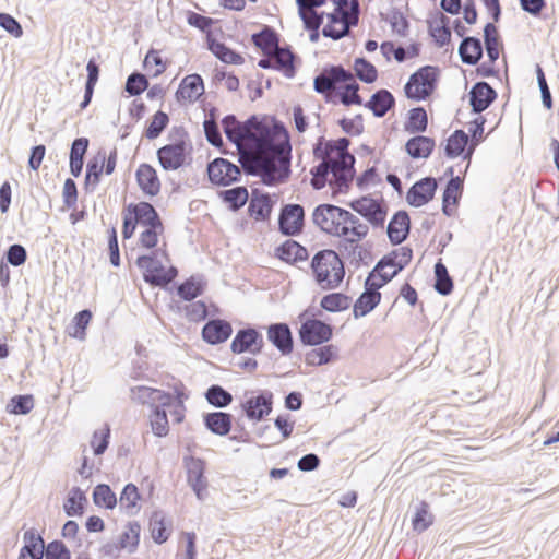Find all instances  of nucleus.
<instances>
[{"instance_id": "obj_21", "label": "nucleus", "mask_w": 559, "mask_h": 559, "mask_svg": "<svg viewBox=\"0 0 559 559\" xmlns=\"http://www.w3.org/2000/svg\"><path fill=\"white\" fill-rule=\"evenodd\" d=\"M187 479L199 500L206 496L207 481L204 476L205 464L201 459L190 457L186 462Z\"/></svg>"}, {"instance_id": "obj_37", "label": "nucleus", "mask_w": 559, "mask_h": 559, "mask_svg": "<svg viewBox=\"0 0 559 559\" xmlns=\"http://www.w3.org/2000/svg\"><path fill=\"white\" fill-rule=\"evenodd\" d=\"M24 546L21 551L28 555L29 559H43L45 551V540L35 530L29 528L23 534Z\"/></svg>"}, {"instance_id": "obj_55", "label": "nucleus", "mask_w": 559, "mask_h": 559, "mask_svg": "<svg viewBox=\"0 0 559 559\" xmlns=\"http://www.w3.org/2000/svg\"><path fill=\"white\" fill-rule=\"evenodd\" d=\"M93 501L98 507L112 510L117 506V497L107 484H99L93 490Z\"/></svg>"}, {"instance_id": "obj_12", "label": "nucleus", "mask_w": 559, "mask_h": 559, "mask_svg": "<svg viewBox=\"0 0 559 559\" xmlns=\"http://www.w3.org/2000/svg\"><path fill=\"white\" fill-rule=\"evenodd\" d=\"M305 210L300 204H286L278 216V229L283 235L297 236L302 231Z\"/></svg>"}, {"instance_id": "obj_39", "label": "nucleus", "mask_w": 559, "mask_h": 559, "mask_svg": "<svg viewBox=\"0 0 559 559\" xmlns=\"http://www.w3.org/2000/svg\"><path fill=\"white\" fill-rule=\"evenodd\" d=\"M347 217H344L343 240H361L368 234L369 227L361 223L353 213L346 210Z\"/></svg>"}, {"instance_id": "obj_8", "label": "nucleus", "mask_w": 559, "mask_h": 559, "mask_svg": "<svg viewBox=\"0 0 559 559\" xmlns=\"http://www.w3.org/2000/svg\"><path fill=\"white\" fill-rule=\"evenodd\" d=\"M333 336V328L319 319H307L301 322L299 338L304 345L317 346L329 342Z\"/></svg>"}, {"instance_id": "obj_5", "label": "nucleus", "mask_w": 559, "mask_h": 559, "mask_svg": "<svg viewBox=\"0 0 559 559\" xmlns=\"http://www.w3.org/2000/svg\"><path fill=\"white\" fill-rule=\"evenodd\" d=\"M439 76L440 69L437 66L420 67L404 85L405 96L415 102L428 99L437 88Z\"/></svg>"}, {"instance_id": "obj_51", "label": "nucleus", "mask_w": 559, "mask_h": 559, "mask_svg": "<svg viewBox=\"0 0 559 559\" xmlns=\"http://www.w3.org/2000/svg\"><path fill=\"white\" fill-rule=\"evenodd\" d=\"M350 305V297L343 293H330L322 297L320 306L329 312L346 310Z\"/></svg>"}, {"instance_id": "obj_47", "label": "nucleus", "mask_w": 559, "mask_h": 559, "mask_svg": "<svg viewBox=\"0 0 559 559\" xmlns=\"http://www.w3.org/2000/svg\"><path fill=\"white\" fill-rule=\"evenodd\" d=\"M436 292L442 296H448L453 292V280L450 276L447 266L441 260L435 264V285Z\"/></svg>"}, {"instance_id": "obj_36", "label": "nucleus", "mask_w": 559, "mask_h": 559, "mask_svg": "<svg viewBox=\"0 0 559 559\" xmlns=\"http://www.w3.org/2000/svg\"><path fill=\"white\" fill-rule=\"evenodd\" d=\"M358 241L359 240H342L338 246L343 254L356 266H359L360 263L368 264V260L371 259L369 249L358 245Z\"/></svg>"}, {"instance_id": "obj_56", "label": "nucleus", "mask_w": 559, "mask_h": 559, "mask_svg": "<svg viewBox=\"0 0 559 559\" xmlns=\"http://www.w3.org/2000/svg\"><path fill=\"white\" fill-rule=\"evenodd\" d=\"M150 530L152 538L156 544H163L168 539L169 532L165 525V516L163 512H153L150 519Z\"/></svg>"}, {"instance_id": "obj_4", "label": "nucleus", "mask_w": 559, "mask_h": 559, "mask_svg": "<svg viewBox=\"0 0 559 559\" xmlns=\"http://www.w3.org/2000/svg\"><path fill=\"white\" fill-rule=\"evenodd\" d=\"M310 266L317 284L322 289H335L344 280V263L334 250L323 249L318 251L312 257Z\"/></svg>"}, {"instance_id": "obj_11", "label": "nucleus", "mask_w": 559, "mask_h": 559, "mask_svg": "<svg viewBox=\"0 0 559 559\" xmlns=\"http://www.w3.org/2000/svg\"><path fill=\"white\" fill-rule=\"evenodd\" d=\"M350 207L374 227H383L386 217V206L383 202L362 197L350 202Z\"/></svg>"}, {"instance_id": "obj_50", "label": "nucleus", "mask_w": 559, "mask_h": 559, "mask_svg": "<svg viewBox=\"0 0 559 559\" xmlns=\"http://www.w3.org/2000/svg\"><path fill=\"white\" fill-rule=\"evenodd\" d=\"M90 142H72L70 151V173L73 177L82 174L84 157Z\"/></svg>"}, {"instance_id": "obj_48", "label": "nucleus", "mask_w": 559, "mask_h": 559, "mask_svg": "<svg viewBox=\"0 0 559 559\" xmlns=\"http://www.w3.org/2000/svg\"><path fill=\"white\" fill-rule=\"evenodd\" d=\"M353 68L357 79L366 84L374 83L378 79V69L365 57L355 58Z\"/></svg>"}, {"instance_id": "obj_46", "label": "nucleus", "mask_w": 559, "mask_h": 559, "mask_svg": "<svg viewBox=\"0 0 559 559\" xmlns=\"http://www.w3.org/2000/svg\"><path fill=\"white\" fill-rule=\"evenodd\" d=\"M86 502L85 493L79 487H73L63 503V510L68 516L82 515Z\"/></svg>"}, {"instance_id": "obj_22", "label": "nucleus", "mask_w": 559, "mask_h": 559, "mask_svg": "<svg viewBox=\"0 0 559 559\" xmlns=\"http://www.w3.org/2000/svg\"><path fill=\"white\" fill-rule=\"evenodd\" d=\"M204 93V82L200 74L193 73L186 75L176 93L175 97L179 104H183L186 102L194 103L199 99V97Z\"/></svg>"}, {"instance_id": "obj_24", "label": "nucleus", "mask_w": 559, "mask_h": 559, "mask_svg": "<svg viewBox=\"0 0 559 559\" xmlns=\"http://www.w3.org/2000/svg\"><path fill=\"white\" fill-rule=\"evenodd\" d=\"M126 212L134 217L138 225H142L145 228L159 227L163 225L156 209L148 202L142 201L139 203H130L127 205Z\"/></svg>"}, {"instance_id": "obj_2", "label": "nucleus", "mask_w": 559, "mask_h": 559, "mask_svg": "<svg viewBox=\"0 0 559 559\" xmlns=\"http://www.w3.org/2000/svg\"><path fill=\"white\" fill-rule=\"evenodd\" d=\"M350 142H316L313 154L321 163L310 170L311 186L321 190L326 182L338 191L348 188L355 176V156L349 153Z\"/></svg>"}, {"instance_id": "obj_25", "label": "nucleus", "mask_w": 559, "mask_h": 559, "mask_svg": "<svg viewBox=\"0 0 559 559\" xmlns=\"http://www.w3.org/2000/svg\"><path fill=\"white\" fill-rule=\"evenodd\" d=\"M428 116L423 106H417L408 110L406 120L404 122V130L414 136L408 140H433L432 136L423 135L421 133L427 130Z\"/></svg>"}, {"instance_id": "obj_17", "label": "nucleus", "mask_w": 559, "mask_h": 559, "mask_svg": "<svg viewBox=\"0 0 559 559\" xmlns=\"http://www.w3.org/2000/svg\"><path fill=\"white\" fill-rule=\"evenodd\" d=\"M267 340L283 355L287 356L293 353L294 337L292 330L287 323H272L266 328Z\"/></svg>"}, {"instance_id": "obj_58", "label": "nucleus", "mask_w": 559, "mask_h": 559, "mask_svg": "<svg viewBox=\"0 0 559 559\" xmlns=\"http://www.w3.org/2000/svg\"><path fill=\"white\" fill-rule=\"evenodd\" d=\"M433 522V515L429 512V504L420 501L416 507V512L412 519L414 531L421 533L426 531Z\"/></svg>"}, {"instance_id": "obj_9", "label": "nucleus", "mask_w": 559, "mask_h": 559, "mask_svg": "<svg viewBox=\"0 0 559 559\" xmlns=\"http://www.w3.org/2000/svg\"><path fill=\"white\" fill-rule=\"evenodd\" d=\"M264 347V340L261 332L255 328L246 326L236 332L230 343V349L234 354L249 353L258 355Z\"/></svg>"}, {"instance_id": "obj_18", "label": "nucleus", "mask_w": 559, "mask_h": 559, "mask_svg": "<svg viewBox=\"0 0 559 559\" xmlns=\"http://www.w3.org/2000/svg\"><path fill=\"white\" fill-rule=\"evenodd\" d=\"M187 147L186 142H173L157 151V157L160 166L165 170H176L186 162Z\"/></svg>"}, {"instance_id": "obj_1", "label": "nucleus", "mask_w": 559, "mask_h": 559, "mask_svg": "<svg viewBox=\"0 0 559 559\" xmlns=\"http://www.w3.org/2000/svg\"><path fill=\"white\" fill-rule=\"evenodd\" d=\"M217 148L235 146L238 162L246 174L261 177L267 186L285 181L289 176L290 142H210Z\"/></svg>"}, {"instance_id": "obj_53", "label": "nucleus", "mask_w": 559, "mask_h": 559, "mask_svg": "<svg viewBox=\"0 0 559 559\" xmlns=\"http://www.w3.org/2000/svg\"><path fill=\"white\" fill-rule=\"evenodd\" d=\"M205 399L216 408H224L233 402V395L219 384H212L205 392Z\"/></svg>"}, {"instance_id": "obj_62", "label": "nucleus", "mask_w": 559, "mask_h": 559, "mask_svg": "<svg viewBox=\"0 0 559 559\" xmlns=\"http://www.w3.org/2000/svg\"><path fill=\"white\" fill-rule=\"evenodd\" d=\"M346 86H343L338 90V96L341 103L344 106L350 105H364L362 97L359 95V84L354 81V79Z\"/></svg>"}, {"instance_id": "obj_60", "label": "nucleus", "mask_w": 559, "mask_h": 559, "mask_svg": "<svg viewBox=\"0 0 559 559\" xmlns=\"http://www.w3.org/2000/svg\"><path fill=\"white\" fill-rule=\"evenodd\" d=\"M150 423L152 431L157 437H166L169 432V425L166 411L159 406H155L151 416Z\"/></svg>"}, {"instance_id": "obj_35", "label": "nucleus", "mask_w": 559, "mask_h": 559, "mask_svg": "<svg viewBox=\"0 0 559 559\" xmlns=\"http://www.w3.org/2000/svg\"><path fill=\"white\" fill-rule=\"evenodd\" d=\"M484 47L490 62H496L503 48V43L498 27L492 22H487L484 26Z\"/></svg>"}, {"instance_id": "obj_16", "label": "nucleus", "mask_w": 559, "mask_h": 559, "mask_svg": "<svg viewBox=\"0 0 559 559\" xmlns=\"http://www.w3.org/2000/svg\"><path fill=\"white\" fill-rule=\"evenodd\" d=\"M274 70L281 72L284 76L293 79L300 66L299 56L294 52L293 47L288 44L280 46L273 51Z\"/></svg>"}, {"instance_id": "obj_57", "label": "nucleus", "mask_w": 559, "mask_h": 559, "mask_svg": "<svg viewBox=\"0 0 559 559\" xmlns=\"http://www.w3.org/2000/svg\"><path fill=\"white\" fill-rule=\"evenodd\" d=\"M140 533L141 525L136 521L129 522L126 531L120 535V548L129 549V551L135 550L140 542Z\"/></svg>"}, {"instance_id": "obj_32", "label": "nucleus", "mask_w": 559, "mask_h": 559, "mask_svg": "<svg viewBox=\"0 0 559 559\" xmlns=\"http://www.w3.org/2000/svg\"><path fill=\"white\" fill-rule=\"evenodd\" d=\"M206 48L224 63L238 66L245 62V58L239 52L213 36L206 37Z\"/></svg>"}, {"instance_id": "obj_7", "label": "nucleus", "mask_w": 559, "mask_h": 559, "mask_svg": "<svg viewBox=\"0 0 559 559\" xmlns=\"http://www.w3.org/2000/svg\"><path fill=\"white\" fill-rule=\"evenodd\" d=\"M240 406L246 417L252 421H261L273 409V393L270 390L247 391Z\"/></svg>"}, {"instance_id": "obj_31", "label": "nucleus", "mask_w": 559, "mask_h": 559, "mask_svg": "<svg viewBox=\"0 0 559 559\" xmlns=\"http://www.w3.org/2000/svg\"><path fill=\"white\" fill-rule=\"evenodd\" d=\"M364 106L371 110L374 117L382 118L394 108L395 98L390 91L380 88L371 95Z\"/></svg>"}, {"instance_id": "obj_44", "label": "nucleus", "mask_w": 559, "mask_h": 559, "mask_svg": "<svg viewBox=\"0 0 559 559\" xmlns=\"http://www.w3.org/2000/svg\"><path fill=\"white\" fill-rule=\"evenodd\" d=\"M169 123L168 115L163 110H157L147 121L142 136L147 140L157 139Z\"/></svg>"}, {"instance_id": "obj_26", "label": "nucleus", "mask_w": 559, "mask_h": 559, "mask_svg": "<svg viewBox=\"0 0 559 559\" xmlns=\"http://www.w3.org/2000/svg\"><path fill=\"white\" fill-rule=\"evenodd\" d=\"M348 17V11L344 9H334L326 14L328 23L322 28V35L332 40H340L348 36V25H345Z\"/></svg>"}, {"instance_id": "obj_59", "label": "nucleus", "mask_w": 559, "mask_h": 559, "mask_svg": "<svg viewBox=\"0 0 559 559\" xmlns=\"http://www.w3.org/2000/svg\"><path fill=\"white\" fill-rule=\"evenodd\" d=\"M34 408V397L31 394L14 395L7 404V412L14 415H26Z\"/></svg>"}, {"instance_id": "obj_13", "label": "nucleus", "mask_w": 559, "mask_h": 559, "mask_svg": "<svg viewBox=\"0 0 559 559\" xmlns=\"http://www.w3.org/2000/svg\"><path fill=\"white\" fill-rule=\"evenodd\" d=\"M207 175L212 183L217 186H229L240 177V169L237 165L224 158H216L207 165Z\"/></svg>"}, {"instance_id": "obj_15", "label": "nucleus", "mask_w": 559, "mask_h": 559, "mask_svg": "<svg viewBox=\"0 0 559 559\" xmlns=\"http://www.w3.org/2000/svg\"><path fill=\"white\" fill-rule=\"evenodd\" d=\"M497 91L486 81L476 82L468 92L472 112L481 114L497 99Z\"/></svg>"}, {"instance_id": "obj_27", "label": "nucleus", "mask_w": 559, "mask_h": 559, "mask_svg": "<svg viewBox=\"0 0 559 559\" xmlns=\"http://www.w3.org/2000/svg\"><path fill=\"white\" fill-rule=\"evenodd\" d=\"M450 17L442 13H437L436 17L428 20V34L438 48L448 46L451 41Z\"/></svg>"}, {"instance_id": "obj_34", "label": "nucleus", "mask_w": 559, "mask_h": 559, "mask_svg": "<svg viewBox=\"0 0 559 559\" xmlns=\"http://www.w3.org/2000/svg\"><path fill=\"white\" fill-rule=\"evenodd\" d=\"M204 426L214 435L227 436L231 429L233 415L225 412H212L203 415Z\"/></svg>"}, {"instance_id": "obj_19", "label": "nucleus", "mask_w": 559, "mask_h": 559, "mask_svg": "<svg viewBox=\"0 0 559 559\" xmlns=\"http://www.w3.org/2000/svg\"><path fill=\"white\" fill-rule=\"evenodd\" d=\"M131 399L140 404H147L154 408L155 406H170L173 403V395L170 393L144 385L132 388Z\"/></svg>"}, {"instance_id": "obj_6", "label": "nucleus", "mask_w": 559, "mask_h": 559, "mask_svg": "<svg viewBox=\"0 0 559 559\" xmlns=\"http://www.w3.org/2000/svg\"><path fill=\"white\" fill-rule=\"evenodd\" d=\"M346 210L334 204H320L312 213V221L322 231L332 236H342Z\"/></svg>"}, {"instance_id": "obj_20", "label": "nucleus", "mask_w": 559, "mask_h": 559, "mask_svg": "<svg viewBox=\"0 0 559 559\" xmlns=\"http://www.w3.org/2000/svg\"><path fill=\"white\" fill-rule=\"evenodd\" d=\"M135 264L140 270H142L145 283L153 287H160L162 281L159 278H162L165 266L157 259L156 252L139 255Z\"/></svg>"}, {"instance_id": "obj_54", "label": "nucleus", "mask_w": 559, "mask_h": 559, "mask_svg": "<svg viewBox=\"0 0 559 559\" xmlns=\"http://www.w3.org/2000/svg\"><path fill=\"white\" fill-rule=\"evenodd\" d=\"M150 86L147 76L140 71L130 73L124 83V91L129 96H140Z\"/></svg>"}, {"instance_id": "obj_3", "label": "nucleus", "mask_w": 559, "mask_h": 559, "mask_svg": "<svg viewBox=\"0 0 559 559\" xmlns=\"http://www.w3.org/2000/svg\"><path fill=\"white\" fill-rule=\"evenodd\" d=\"M226 140H290L284 122L273 115L253 114L240 121L236 115H226L221 121Z\"/></svg>"}, {"instance_id": "obj_40", "label": "nucleus", "mask_w": 559, "mask_h": 559, "mask_svg": "<svg viewBox=\"0 0 559 559\" xmlns=\"http://www.w3.org/2000/svg\"><path fill=\"white\" fill-rule=\"evenodd\" d=\"M381 21L388 22L392 32L401 37L408 35L409 22L404 13L396 7H392L389 13L380 12Z\"/></svg>"}, {"instance_id": "obj_29", "label": "nucleus", "mask_w": 559, "mask_h": 559, "mask_svg": "<svg viewBox=\"0 0 559 559\" xmlns=\"http://www.w3.org/2000/svg\"><path fill=\"white\" fill-rule=\"evenodd\" d=\"M411 219L406 211H397L391 218L386 234L392 245L402 243L409 235Z\"/></svg>"}, {"instance_id": "obj_45", "label": "nucleus", "mask_w": 559, "mask_h": 559, "mask_svg": "<svg viewBox=\"0 0 559 559\" xmlns=\"http://www.w3.org/2000/svg\"><path fill=\"white\" fill-rule=\"evenodd\" d=\"M478 143L479 142H445L444 154L451 159L462 156L464 160L471 162ZM468 166L469 163H467L466 169Z\"/></svg>"}, {"instance_id": "obj_52", "label": "nucleus", "mask_w": 559, "mask_h": 559, "mask_svg": "<svg viewBox=\"0 0 559 559\" xmlns=\"http://www.w3.org/2000/svg\"><path fill=\"white\" fill-rule=\"evenodd\" d=\"M139 500L140 493L138 487L132 483L127 484L120 493V508L124 509L128 514H134L138 511Z\"/></svg>"}, {"instance_id": "obj_42", "label": "nucleus", "mask_w": 559, "mask_h": 559, "mask_svg": "<svg viewBox=\"0 0 559 559\" xmlns=\"http://www.w3.org/2000/svg\"><path fill=\"white\" fill-rule=\"evenodd\" d=\"M273 202L269 194H255L253 193L248 212L250 216L254 217L257 221H264L270 217L272 212Z\"/></svg>"}, {"instance_id": "obj_14", "label": "nucleus", "mask_w": 559, "mask_h": 559, "mask_svg": "<svg viewBox=\"0 0 559 559\" xmlns=\"http://www.w3.org/2000/svg\"><path fill=\"white\" fill-rule=\"evenodd\" d=\"M438 188L433 177H425L416 181L406 193V201L411 206L420 207L430 202Z\"/></svg>"}, {"instance_id": "obj_49", "label": "nucleus", "mask_w": 559, "mask_h": 559, "mask_svg": "<svg viewBox=\"0 0 559 559\" xmlns=\"http://www.w3.org/2000/svg\"><path fill=\"white\" fill-rule=\"evenodd\" d=\"M219 197L231 211H238L247 203L249 194L246 187L238 186L221 191Z\"/></svg>"}, {"instance_id": "obj_64", "label": "nucleus", "mask_w": 559, "mask_h": 559, "mask_svg": "<svg viewBox=\"0 0 559 559\" xmlns=\"http://www.w3.org/2000/svg\"><path fill=\"white\" fill-rule=\"evenodd\" d=\"M44 556L46 559H71L70 550L61 540L45 545Z\"/></svg>"}, {"instance_id": "obj_33", "label": "nucleus", "mask_w": 559, "mask_h": 559, "mask_svg": "<svg viewBox=\"0 0 559 559\" xmlns=\"http://www.w3.org/2000/svg\"><path fill=\"white\" fill-rule=\"evenodd\" d=\"M281 35L270 25H263L262 28L253 33L250 37L251 44L262 53L270 50H276L280 45Z\"/></svg>"}, {"instance_id": "obj_10", "label": "nucleus", "mask_w": 559, "mask_h": 559, "mask_svg": "<svg viewBox=\"0 0 559 559\" xmlns=\"http://www.w3.org/2000/svg\"><path fill=\"white\" fill-rule=\"evenodd\" d=\"M353 80V73L342 64H329L322 68L313 79V88L318 94H325L336 83H347Z\"/></svg>"}, {"instance_id": "obj_23", "label": "nucleus", "mask_w": 559, "mask_h": 559, "mask_svg": "<svg viewBox=\"0 0 559 559\" xmlns=\"http://www.w3.org/2000/svg\"><path fill=\"white\" fill-rule=\"evenodd\" d=\"M233 334L230 322L224 319H210L202 328V338L210 345L226 342Z\"/></svg>"}, {"instance_id": "obj_43", "label": "nucleus", "mask_w": 559, "mask_h": 559, "mask_svg": "<svg viewBox=\"0 0 559 559\" xmlns=\"http://www.w3.org/2000/svg\"><path fill=\"white\" fill-rule=\"evenodd\" d=\"M381 301V293L373 294L365 289V292L357 298L354 304L353 314L354 318L367 316L371 312Z\"/></svg>"}, {"instance_id": "obj_41", "label": "nucleus", "mask_w": 559, "mask_h": 559, "mask_svg": "<svg viewBox=\"0 0 559 559\" xmlns=\"http://www.w3.org/2000/svg\"><path fill=\"white\" fill-rule=\"evenodd\" d=\"M204 288L202 276H191L177 286V295L186 301H192L203 294Z\"/></svg>"}, {"instance_id": "obj_61", "label": "nucleus", "mask_w": 559, "mask_h": 559, "mask_svg": "<svg viewBox=\"0 0 559 559\" xmlns=\"http://www.w3.org/2000/svg\"><path fill=\"white\" fill-rule=\"evenodd\" d=\"M92 319V312L88 309L79 311L73 320L72 325L69 328V335L79 340L85 336V330Z\"/></svg>"}, {"instance_id": "obj_28", "label": "nucleus", "mask_w": 559, "mask_h": 559, "mask_svg": "<svg viewBox=\"0 0 559 559\" xmlns=\"http://www.w3.org/2000/svg\"><path fill=\"white\" fill-rule=\"evenodd\" d=\"M136 182L141 191L153 198L160 191V181L156 170L148 164H141L135 171Z\"/></svg>"}, {"instance_id": "obj_30", "label": "nucleus", "mask_w": 559, "mask_h": 559, "mask_svg": "<svg viewBox=\"0 0 559 559\" xmlns=\"http://www.w3.org/2000/svg\"><path fill=\"white\" fill-rule=\"evenodd\" d=\"M457 51L463 63L476 66L484 56V46L479 37H463Z\"/></svg>"}, {"instance_id": "obj_38", "label": "nucleus", "mask_w": 559, "mask_h": 559, "mask_svg": "<svg viewBox=\"0 0 559 559\" xmlns=\"http://www.w3.org/2000/svg\"><path fill=\"white\" fill-rule=\"evenodd\" d=\"M276 255L282 261L295 263L306 261L308 259V251L297 241L289 239L276 249Z\"/></svg>"}, {"instance_id": "obj_63", "label": "nucleus", "mask_w": 559, "mask_h": 559, "mask_svg": "<svg viewBox=\"0 0 559 559\" xmlns=\"http://www.w3.org/2000/svg\"><path fill=\"white\" fill-rule=\"evenodd\" d=\"M463 191V181L457 177H452L445 185L443 190L442 201L443 203H452V205H456L462 195Z\"/></svg>"}]
</instances>
